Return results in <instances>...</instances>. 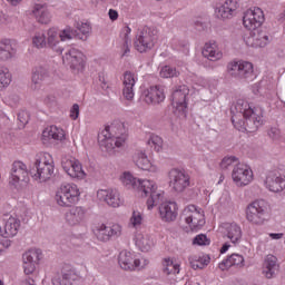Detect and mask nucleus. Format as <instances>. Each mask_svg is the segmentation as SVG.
I'll return each instance as SVG.
<instances>
[{
    "label": "nucleus",
    "mask_w": 285,
    "mask_h": 285,
    "mask_svg": "<svg viewBox=\"0 0 285 285\" xmlns=\"http://www.w3.org/2000/svg\"><path fill=\"white\" fill-rule=\"evenodd\" d=\"M248 166L242 163L237 164L232 171V179L237 186H248L250 184Z\"/></svg>",
    "instance_id": "5701e85b"
},
{
    "label": "nucleus",
    "mask_w": 285,
    "mask_h": 285,
    "mask_svg": "<svg viewBox=\"0 0 285 285\" xmlns=\"http://www.w3.org/2000/svg\"><path fill=\"white\" fill-rule=\"evenodd\" d=\"M135 73L130 71H126L124 75V89H122V95L127 101H132L135 99Z\"/></svg>",
    "instance_id": "cd10ccee"
},
{
    "label": "nucleus",
    "mask_w": 285,
    "mask_h": 285,
    "mask_svg": "<svg viewBox=\"0 0 285 285\" xmlns=\"http://www.w3.org/2000/svg\"><path fill=\"white\" fill-rule=\"evenodd\" d=\"M230 114L232 124L235 126V128H237V130H239L240 132H248V129L246 128L248 124L244 120H239L238 122L235 121V115H239L246 120L250 119V102L245 99H238L236 104L230 107Z\"/></svg>",
    "instance_id": "0eeeda50"
},
{
    "label": "nucleus",
    "mask_w": 285,
    "mask_h": 285,
    "mask_svg": "<svg viewBox=\"0 0 285 285\" xmlns=\"http://www.w3.org/2000/svg\"><path fill=\"white\" fill-rule=\"evenodd\" d=\"M225 233L232 244H237L242 239V227L235 223L224 224Z\"/></svg>",
    "instance_id": "f704fd0d"
},
{
    "label": "nucleus",
    "mask_w": 285,
    "mask_h": 285,
    "mask_svg": "<svg viewBox=\"0 0 285 285\" xmlns=\"http://www.w3.org/2000/svg\"><path fill=\"white\" fill-rule=\"evenodd\" d=\"M9 186L17 188L19 181L28 179V167L22 161H14L11 167Z\"/></svg>",
    "instance_id": "f3484780"
},
{
    "label": "nucleus",
    "mask_w": 285,
    "mask_h": 285,
    "mask_svg": "<svg viewBox=\"0 0 285 285\" xmlns=\"http://www.w3.org/2000/svg\"><path fill=\"white\" fill-rule=\"evenodd\" d=\"M188 262H189V266L194 271H202V269L206 268V266H208V264H210V257H208V256H203V257L190 256L188 258Z\"/></svg>",
    "instance_id": "ea45409f"
},
{
    "label": "nucleus",
    "mask_w": 285,
    "mask_h": 285,
    "mask_svg": "<svg viewBox=\"0 0 285 285\" xmlns=\"http://www.w3.org/2000/svg\"><path fill=\"white\" fill-rule=\"evenodd\" d=\"M237 161H238V159L235 156L225 157V158H223V160L220 163V168L223 170H228V167L233 166V164H235Z\"/></svg>",
    "instance_id": "5fc2aeb1"
},
{
    "label": "nucleus",
    "mask_w": 285,
    "mask_h": 285,
    "mask_svg": "<svg viewBox=\"0 0 285 285\" xmlns=\"http://www.w3.org/2000/svg\"><path fill=\"white\" fill-rule=\"evenodd\" d=\"M157 43V29L155 27H144L138 30L134 41L135 49L138 52H148Z\"/></svg>",
    "instance_id": "7ed1b4c3"
},
{
    "label": "nucleus",
    "mask_w": 285,
    "mask_h": 285,
    "mask_svg": "<svg viewBox=\"0 0 285 285\" xmlns=\"http://www.w3.org/2000/svg\"><path fill=\"white\" fill-rule=\"evenodd\" d=\"M41 259V249H29L22 255V268L24 275H32L37 271V264Z\"/></svg>",
    "instance_id": "2eb2a0df"
},
{
    "label": "nucleus",
    "mask_w": 285,
    "mask_h": 285,
    "mask_svg": "<svg viewBox=\"0 0 285 285\" xmlns=\"http://www.w3.org/2000/svg\"><path fill=\"white\" fill-rule=\"evenodd\" d=\"M168 177L169 186L174 193H184L190 186V176L180 169H171Z\"/></svg>",
    "instance_id": "9b49d317"
},
{
    "label": "nucleus",
    "mask_w": 285,
    "mask_h": 285,
    "mask_svg": "<svg viewBox=\"0 0 285 285\" xmlns=\"http://www.w3.org/2000/svg\"><path fill=\"white\" fill-rule=\"evenodd\" d=\"M179 264L173 262L170 258H165L163 261V273L168 277L179 275Z\"/></svg>",
    "instance_id": "79ce46f5"
},
{
    "label": "nucleus",
    "mask_w": 285,
    "mask_h": 285,
    "mask_svg": "<svg viewBox=\"0 0 285 285\" xmlns=\"http://www.w3.org/2000/svg\"><path fill=\"white\" fill-rule=\"evenodd\" d=\"M97 198L99 202H106L111 208H119L121 198L119 197V190L117 189H100L97 191Z\"/></svg>",
    "instance_id": "6ab92c4d"
},
{
    "label": "nucleus",
    "mask_w": 285,
    "mask_h": 285,
    "mask_svg": "<svg viewBox=\"0 0 285 285\" xmlns=\"http://www.w3.org/2000/svg\"><path fill=\"white\" fill-rule=\"evenodd\" d=\"M188 95H190V89L186 85L176 87L171 94V106L175 108V114L183 119H186L188 110Z\"/></svg>",
    "instance_id": "39448f33"
},
{
    "label": "nucleus",
    "mask_w": 285,
    "mask_h": 285,
    "mask_svg": "<svg viewBox=\"0 0 285 285\" xmlns=\"http://www.w3.org/2000/svg\"><path fill=\"white\" fill-rule=\"evenodd\" d=\"M108 16L111 21H117V19H119V12H117V10L114 9L109 10Z\"/></svg>",
    "instance_id": "680f3d73"
},
{
    "label": "nucleus",
    "mask_w": 285,
    "mask_h": 285,
    "mask_svg": "<svg viewBox=\"0 0 285 285\" xmlns=\"http://www.w3.org/2000/svg\"><path fill=\"white\" fill-rule=\"evenodd\" d=\"M3 222L4 237H14L21 227V220L14 216L6 215Z\"/></svg>",
    "instance_id": "c85d7f7f"
},
{
    "label": "nucleus",
    "mask_w": 285,
    "mask_h": 285,
    "mask_svg": "<svg viewBox=\"0 0 285 285\" xmlns=\"http://www.w3.org/2000/svg\"><path fill=\"white\" fill-rule=\"evenodd\" d=\"M228 285H248V283L244 281H232Z\"/></svg>",
    "instance_id": "774afa93"
},
{
    "label": "nucleus",
    "mask_w": 285,
    "mask_h": 285,
    "mask_svg": "<svg viewBox=\"0 0 285 285\" xmlns=\"http://www.w3.org/2000/svg\"><path fill=\"white\" fill-rule=\"evenodd\" d=\"M265 186L271 193H282L285 189V175L271 171L266 177Z\"/></svg>",
    "instance_id": "aec40b11"
},
{
    "label": "nucleus",
    "mask_w": 285,
    "mask_h": 285,
    "mask_svg": "<svg viewBox=\"0 0 285 285\" xmlns=\"http://www.w3.org/2000/svg\"><path fill=\"white\" fill-rule=\"evenodd\" d=\"M279 273V263H277V256L269 254L263 262V275L266 279H273L277 277Z\"/></svg>",
    "instance_id": "4be33fe9"
},
{
    "label": "nucleus",
    "mask_w": 285,
    "mask_h": 285,
    "mask_svg": "<svg viewBox=\"0 0 285 285\" xmlns=\"http://www.w3.org/2000/svg\"><path fill=\"white\" fill-rule=\"evenodd\" d=\"M77 32L79 35V32L81 33L80 37H82L83 39H80L81 41H86L87 39V35H90V24L88 23H77Z\"/></svg>",
    "instance_id": "3c124183"
},
{
    "label": "nucleus",
    "mask_w": 285,
    "mask_h": 285,
    "mask_svg": "<svg viewBox=\"0 0 285 285\" xmlns=\"http://www.w3.org/2000/svg\"><path fill=\"white\" fill-rule=\"evenodd\" d=\"M180 72L175 67L165 66L160 70V77L163 79H173V77H179Z\"/></svg>",
    "instance_id": "de8ad7c7"
},
{
    "label": "nucleus",
    "mask_w": 285,
    "mask_h": 285,
    "mask_svg": "<svg viewBox=\"0 0 285 285\" xmlns=\"http://www.w3.org/2000/svg\"><path fill=\"white\" fill-rule=\"evenodd\" d=\"M32 43L36 48H48V42L46 40V33L38 32L32 38Z\"/></svg>",
    "instance_id": "8fccbe9b"
},
{
    "label": "nucleus",
    "mask_w": 285,
    "mask_h": 285,
    "mask_svg": "<svg viewBox=\"0 0 285 285\" xmlns=\"http://www.w3.org/2000/svg\"><path fill=\"white\" fill-rule=\"evenodd\" d=\"M50 77V71L43 67L39 66L33 68L31 76V90H40L43 81Z\"/></svg>",
    "instance_id": "a878e982"
},
{
    "label": "nucleus",
    "mask_w": 285,
    "mask_h": 285,
    "mask_svg": "<svg viewBox=\"0 0 285 285\" xmlns=\"http://www.w3.org/2000/svg\"><path fill=\"white\" fill-rule=\"evenodd\" d=\"M81 279L79 273L76 269H63L61 276L52 278L53 285H76Z\"/></svg>",
    "instance_id": "b1692460"
},
{
    "label": "nucleus",
    "mask_w": 285,
    "mask_h": 285,
    "mask_svg": "<svg viewBox=\"0 0 285 285\" xmlns=\"http://www.w3.org/2000/svg\"><path fill=\"white\" fill-rule=\"evenodd\" d=\"M83 217H86V210L81 207H73L66 215V219L70 226L81 224V222H83Z\"/></svg>",
    "instance_id": "72a5a7b5"
},
{
    "label": "nucleus",
    "mask_w": 285,
    "mask_h": 285,
    "mask_svg": "<svg viewBox=\"0 0 285 285\" xmlns=\"http://www.w3.org/2000/svg\"><path fill=\"white\" fill-rule=\"evenodd\" d=\"M243 26L246 28V30H250V13L249 10H247L243 16Z\"/></svg>",
    "instance_id": "13d9d810"
},
{
    "label": "nucleus",
    "mask_w": 285,
    "mask_h": 285,
    "mask_svg": "<svg viewBox=\"0 0 285 285\" xmlns=\"http://www.w3.org/2000/svg\"><path fill=\"white\" fill-rule=\"evenodd\" d=\"M262 88V81L257 82L256 85L253 86V92L254 95H259V89Z\"/></svg>",
    "instance_id": "69168bd1"
},
{
    "label": "nucleus",
    "mask_w": 285,
    "mask_h": 285,
    "mask_svg": "<svg viewBox=\"0 0 285 285\" xmlns=\"http://www.w3.org/2000/svg\"><path fill=\"white\" fill-rule=\"evenodd\" d=\"M193 244H196L197 246H210V239L208 236L200 234L194 238Z\"/></svg>",
    "instance_id": "603ef678"
},
{
    "label": "nucleus",
    "mask_w": 285,
    "mask_h": 285,
    "mask_svg": "<svg viewBox=\"0 0 285 285\" xmlns=\"http://www.w3.org/2000/svg\"><path fill=\"white\" fill-rule=\"evenodd\" d=\"M264 11L262 8L254 7L252 10V19H250V26L253 30L262 28V23H264Z\"/></svg>",
    "instance_id": "37998d69"
},
{
    "label": "nucleus",
    "mask_w": 285,
    "mask_h": 285,
    "mask_svg": "<svg viewBox=\"0 0 285 285\" xmlns=\"http://www.w3.org/2000/svg\"><path fill=\"white\" fill-rule=\"evenodd\" d=\"M267 135L273 141H279L282 137V131H279V128L277 127H272L268 129Z\"/></svg>",
    "instance_id": "6e6d98bb"
},
{
    "label": "nucleus",
    "mask_w": 285,
    "mask_h": 285,
    "mask_svg": "<svg viewBox=\"0 0 285 285\" xmlns=\"http://www.w3.org/2000/svg\"><path fill=\"white\" fill-rule=\"evenodd\" d=\"M45 104H47V106H50V104H55V96L53 95H48L45 98Z\"/></svg>",
    "instance_id": "e2e57ef3"
},
{
    "label": "nucleus",
    "mask_w": 285,
    "mask_h": 285,
    "mask_svg": "<svg viewBox=\"0 0 285 285\" xmlns=\"http://www.w3.org/2000/svg\"><path fill=\"white\" fill-rule=\"evenodd\" d=\"M237 8H239V1L226 0L223 6L215 9V14L217 19H233V17H235Z\"/></svg>",
    "instance_id": "412c9836"
},
{
    "label": "nucleus",
    "mask_w": 285,
    "mask_h": 285,
    "mask_svg": "<svg viewBox=\"0 0 285 285\" xmlns=\"http://www.w3.org/2000/svg\"><path fill=\"white\" fill-rule=\"evenodd\" d=\"M17 55V48L10 39H3L0 41V61H8Z\"/></svg>",
    "instance_id": "c756f323"
},
{
    "label": "nucleus",
    "mask_w": 285,
    "mask_h": 285,
    "mask_svg": "<svg viewBox=\"0 0 285 285\" xmlns=\"http://www.w3.org/2000/svg\"><path fill=\"white\" fill-rule=\"evenodd\" d=\"M144 264L141 265V259H135L132 253L128 250L120 252L118 256V264L122 271H141L144 266L148 264V261L142 259Z\"/></svg>",
    "instance_id": "ddd939ff"
},
{
    "label": "nucleus",
    "mask_w": 285,
    "mask_h": 285,
    "mask_svg": "<svg viewBox=\"0 0 285 285\" xmlns=\"http://www.w3.org/2000/svg\"><path fill=\"white\" fill-rule=\"evenodd\" d=\"M120 181L128 190H138L142 197H149L147 199L148 210H153L154 206H159L164 200V193L157 189V184L153 180H141L132 176L130 171H125L120 176Z\"/></svg>",
    "instance_id": "f257e3e1"
},
{
    "label": "nucleus",
    "mask_w": 285,
    "mask_h": 285,
    "mask_svg": "<svg viewBox=\"0 0 285 285\" xmlns=\"http://www.w3.org/2000/svg\"><path fill=\"white\" fill-rule=\"evenodd\" d=\"M135 244L141 253H148L153 250V246H155V243H153V239H150V236L147 234L138 233L135 236Z\"/></svg>",
    "instance_id": "2f4dec72"
},
{
    "label": "nucleus",
    "mask_w": 285,
    "mask_h": 285,
    "mask_svg": "<svg viewBox=\"0 0 285 285\" xmlns=\"http://www.w3.org/2000/svg\"><path fill=\"white\" fill-rule=\"evenodd\" d=\"M61 167L72 179H83L86 177V171H83L81 163L72 157H62Z\"/></svg>",
    "instance_id": "f8f14e48"
},
{
    "label": "nucleus",
    "mask_w": 285,
    "mask_h": 285,
    "mask_svg": "<svg viewBox=\"0 0 285 285\" xmlns=\"http://www.w3.org/2000/svg\"><path fill=\"white\" fill-rule=\"evenodd\" d=\"M203 57L208 59L209 61H219L223 55L222 51L217 49V45L215 42L205 43L203 49Z\"/></svg>",
    "instance_id": "e433bc0d"
},
{
    "label": "nucleus",
    "mask_w": 285,
    "mask_h": 285,
    "mask_svg": "<svg viewBox=\"0 0 285 285\" xmlns=\"http://www.w3.org/2000/svg\"><path fill=\"white\" fill-rule=\"evenodd\" d=\"M62 61L66 66H69L72 72H83V68H86V55L76 48L69 49L62 56Z\"/></svg>",
    "instance_id": "9d476101"
},
{
    "label": "nucleus",
    "mask_w": 285,
    "mask_h": 285,
    "mask_svg": "<svg viewBox=\"0 0 285 285\" xmlns=\"http://www.w3.org/2000/svg\"><path fill=\"white\" fill-rule=\"evenodd\" d=\"M55 199L58 206L70 208L79 200V188H77V185H61L56 191Z\"/></svg>",
    "instance_id": "423d86ee"
},
{
    "label": "nucleus",
    "mask_w": 285,
    "mask_h": 285,
    "mask_svg": "<svg viewBox=\"0 0 285 285\" xmlns=\"http://www.w3.org/2000/svg\"><path fill=\"white\" fill-rule=\"evenodd\" d=\"M227 72L236 79H247L250 75V62L244 60H234L227 65Z\"/></svg>",
    "instance_id": "dca6fc26"
},
{
    "label": "nucleus",
    "mask_w": 285,
    "mask_h": 285,
    "mask_svg": "<svg viewBox=\"0 0 285 285\" xmlns=\"http://www.w3.org/2000/svg\"><path fill=\"white\" fill-rule=\"evenodd\" d=\"M252 46L253 48H266L271 40L268 39V33L258 29H253L252 31Z\"/></svg>",
    "instance_id": "7c9ffc66"
},
{
    "label": "nucleus",
    "mask_w": 285,
    "mask_h": 285,
    "mask_svg": "<svg viewBox=\"0 0 285 285\" xmlns=\"http://www.w3.org/2000/svg\"><path fill=\"white\" fill-rule=\"evenodd\" d=\"M232 266H238L242 268V266H244V256L239 254H232L222 263H219L218 268L220 271H228V268H232Z\"/></svg>",
    "instance_id": "473e14b6"
},
{
    "label": "nucleus",
    "mask_w": 285,
    "mask_h": 285,
    "mask_svg": "<svg viewBox=\"0 0 285 285\" xmlns=\"http://www.w3.org/2000/svg\"><path fill=\"white\" fill-rule=\"evenodd\" d=\"M47 48L57 52V55H61L63 52V43L61 42V38L59 37V31L55 28H50L46 33Z\"/></svg>",
    "instance_id": "393cba45"
},
{
    "label": "nucleus",
    "mask_w": 285,
    "mask_h": 285,
    "mask_svg": "<svg viewBox=\"0 0 285 285\" xmlns=\"http://www.w3.org/2000/svg\"><path fill=\"white\" fill-rule=\"evenodd\" d=\"M32 14L39 23H50V11H48V7H46V4L36 3L32 9Z\"/></svg>",
    "instance_id": "c9c22d12"
},
{
    "label": "nucleus",
    "mask_w": 285,
    "mask_h": 285,
    "mask_svg": "<svg viewBox=\"0 0 285 285\" xmlns=\"http://www.w3.org/2000/svg\"><path fill=\"white\" fill-rule=\"evenodd\" d=\"M136 166L140 168V170H155L153 167V163L148 159V156L144 151H139L135 157Z\"/></svg>",
    "instance_id": "a19ab883"
},
{
    "label": "nucleus",
    "mask_w": 285,
    "mask_h": 285,
    "mask_svg": "<svg viewBox=\"0 0 285 285\" xmlns=\"http://www.w3.org/2000/svg\"><path fill=\"white\" fill-rule=\"evenodd\" d=\"M18 121H20V127L23 128L28 121H30V115L28 111L18 112Z\"/></svg>",
    "instance_id": "4d7b16f0"
},
{
    "label": "nucleus",
    "mask_w": 285,
    "mask_h": 285,
    "mask_svg": "<svg viewBox=\"0 0 285 285\" xmlns=\"http://www.w3.org/2000/svg\"><path fill=\"white\" fill-rule=\"evenodd\" d=\"M141 222H144V216L138 210H134L130 217V224L137 228V226H141Z\"/></svg>",
    "instance_id": "864d4df0"
},
{
    "label": "nucleus",
    "mask_w": 285,
    "mask_h": 285,
    "mask_svg": "<svg viewBox=\"0 0 285 285\" xmlns=\"http://www.w3.org/2000/svg\"><path fill=\"white\" fill-rule=\"evenodd\" d=\"M95 235L99 242H110V239H117L121 237V227L119 224L107 226L101 224L95 229Z\"/></svg>",
    "instance_id": "4468645a"
},
{
    "label": "nucleus",
    "mask_w": 285,
    "mask_h": 285,
    "mask_svg": "<svg viewBox=\"0 0 285 285\" xmlns=\"http://www.w3.org/2000/svg\"><path fill=\"white\" fill-rule=\"evenodd\" d=\"M70 117L71 119H78L79 118V105L75 104L70 110Z\"/></svg>",
    "instance_id": "bf43d9fd"
},
{
    "label": "nucleus",
    "mask_w": 285,
    "mask_h": 285,
    "mask_svg": "<svg viewBox=\"0 0 285 285\" xmlns=\"http://www.w3.org/2000/svg\"><path fill=\"white\" fill-rule=\"evenodd\" d=\"M47 157H49V159H46L45 157L43 161L37 159L29 170V174L36 181H48V179H51L55 175V163L52 161V158H50V155H47Z\"/></svg>",
    "instance_id": "20e7f679"
},
{
    "label": "nucleus",
    "mask_w": 285,
    "mask_h": 285,
    "mask_svg": "<svg viewBox=\"0 0 285 285\" xmlns=\"http://www.w3.org/2000/svg\"><path fill=\"white\" fill-rule=\"evenodd\" d=\"M58 35H59L60 41H70L72 39H83V37H81V33H79V31L70 27H67L65 30L58 32Z\"/></svg>",
    "instance_id": "a18cd8bd"
},
{
    "label": "nucleus",
    "mask_w": 285,
    "mask_h": 285,
    "mask_svg": "<svg viewBox=\"0 0 285 285\" xmlns=\"http://www.w3.org/2000/svg\"><path fill=\"white\" fill-rule=\"evenodd\" d=\"M269 237H271L272 239H282V237H284V234H283V233H278V234L271 233V234H269Z\"/></svg>",
    "instance_id": "338daca9"
},
{
    "label": "nucleus",
    "mask_w": 285,
    "mask_h": 285,
    "mask_svg": "<svg viewBox=\"0 0 285 285\" xmlns=\"http://www.w3.org/2000/svg\"><path fill=\"white\" fill-rule=\"evenodd\" d=\"M141 97L145 102L148 105H157L161 104L164 99H166V95L164 94V89L159 86L149 87L142 90Z\"/></svg>",
    "instance_id": "a211bd4d"
},
{
    "label": "nucleus",
    "mask_w": 285,
    "mask_h": 285,
    "mask_svg": "<svg viewBox=\"0 0 285 285\" xmlns=\"http://www.w3.org/2000/svg\"><path fill=\"white\" fill-rule=\"evenodd\" d=\"M11 82L12 75L10 73V70H8V68L3 66H0V90H3V88H8Z\"/></svg>",
    "instance_id": "49530a36"
},
{
    "label": "nucleus",
    "mask_w": 285,
    "mask_h": 285,
    "mask_svg": "<svg viewBox=\"0 0 285 285\" xmlns=\"http://www.w3.org/2000/svg\"><path fill=\"white\" fill-rule=\"evenodd\" d=\"M159 215L163 222H175V219H177V203H163L159 206Z\"/></svg>",
    "instance_id": "bb28decb"
},
{
    "label": "nucleus",
    "mask_w": 285,
    "mask_h": 285,
    "mask_svg": "<svg viewBox=\"0 0 285 285\" xmlns=\"http://www.w3.org/2000/svg\"><path fill=\"white\" fill-rule=\"evenodd\" d=\"M181 219L189 226L190 230H199L206 224L204 212L197 209L195 205H189L183 210Z\"/></svg>",
    "instance_id": "1a4fd4ad"
},
{
    "label": "nucleus",
    "mask_w": 285,
    "mask_h": 285,
    "mask_svg": "<svg viewBox=\"0 0 285 285\" xmlns=\"http://www.w3.org/2000/svg\"><path fill=\"white\" fill-rule=\"evenodd\" d=\"M147 144L156 150V153H159L164 146V139L157 135H151L147 141Z\"/></svg>",
    "instance_id": "09e8293b"
},
{
    "label": "nucleus",
    "mask_w": 285,
    "mask_h": 285,
    "mask_svg": "<svg viewBox=\"0 0 285 285\" xmlns=\"http://www.w3.org/2000/svg\"><path fill=\"white\" fill-rule=\"evenodd\" d=\"M42 137L53 139L55 141H63L66 139V132L57 126H51L42 131Z\"/></svg>",
    "instance_id": "4c0bfd02"
},
{
    "label": "nucleus",
    "mask_w": 285,
    "mask_h": 285,
    "mask_svg": "<svg viewBox=\"0 0 285 285\" xmlns=\"http://www.w3.org/2000/svg\"><path fill=\"white\" fill-rule=\"evenodd\" d=\"M271 204L266 199H256L250 203V223L262 226L271 217Z\"/></svg>",
    "instance_id": "6e6552de"
},
{
    "label": "nucleus",
    "mask_w": 285,
    "mask_h": 285,
    "mask_svg": "<svg viewBox=\"0 0 285 285\" xmlns=\"http://www.w3.org/2000/svg\"><path fill=\"white\" fill-rule=\"evenodd\" d=\"M264 111L259 107H255L250 109V119L254 124V127H252V132H256V130H259L261 126L264 125L263 118Z\"/></svg>",
    "instance_id": "58836bf2"
},
{
    "label": "nucleus",
    "mask_w": 285,
    "mask_h": 285,
    "mask_svg": "<svg viewBox=\"0 0 285 285\" xmlns=\"http://www.w3.org/2000/svg\"><path fill=\"white\" fill-rule=\"evenodd\" d=\"M112 132H115V127L107 126L98 134V144L102 153H115V148H121L126 144V135Z\"/></svg>",
    "instance_id": "f03ea898"
},
{
    "label": "nucleus",
    "mask_w": 285,
    "mask_h": 285,
    "mask_svg": "<svg viewBox=\"0 0 285 285\" xmlns=\"http://www.w3.org/2000/svg\"><path fill=\"white\" fill-rule=\"evenodd\" d=\"M130 32H132V30L130 29V27L126 26L122 29V40H124V45H122V55L121 57H128L130 55V46L132 43V40L130 39Z\"/></svg>",
    "instance_id": "c03bdc74"
},
{
    "label": "nucleus",
    "mask_w": 285,
    "mask_h": 285,
    "mask_svg": "<svg viewBox=\"0 0 285 285\" xmlns=\"http://www.w3.org/2000/svg\"><path fill=\"white\" fill-rule=\"evenodd\" d=\"M195 26H196V30H204L206 28V23H204V22H202L199 20H197L195 22Z\"/></svg>",
    "instance_id": "0e129e2a"
},
{
    "label": "nucleus",
    "mask_w": 285,
    "mask_h": 285,
    "mask_svg": "<svg viewBox=\"0 0 285 285\" xmlns=\"http://www.w3.org/2000/svg\"><path fill=\"white\" fill-rule=\"evenodd\" d=\"M18 285H37L35 278L27 277L24 279L19 281Z\"/></svg>",
    "instance_id": "052dcab7"
}]
</instances>
